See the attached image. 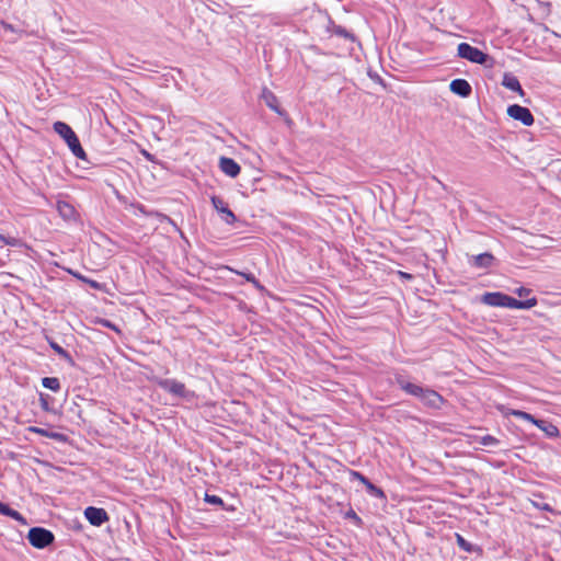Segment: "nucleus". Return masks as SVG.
Listing matches in <instances>:
<instances>
[{
    "instance_id": "1",
    "label": "nucleus",
    "mask_w": 561,
    "mask_h": 561,
    "mask_svg": "<svg viewBox=\"0 0 561 561\" xmlns=\"http://www.w3.org/2000/svg\"><path fill=\"white\" fill-rule=\"evenodd\" d=\"M53 128L55 133L58 134L66 141L75 157L81 160H85V152L81 147L76 133L68 124L64 122H56L54 123Z\"/></svg>"
},
{
    "instance_id": "2",
    "label": "nucleus",
    "mask_w": 561,
    "mask_h": 561,
    "mask_svg": "<svg viewBox=\"0 0 561 561\" xmlns=\"http://www.w3.org/2000/svg\"><path fill=\"white\" fill-rule=\"evenodd\" d=\"M27 539L33 547L44 549L54 541V535L45 528L33 527L28 530Z\"/></svg>"
},
{
    "instance_id": "3",
    "label": "nucleus",
    "mask_w": 561,
    "mask_h": 561,
    "mask_svg": "<svg viewBox=\"0 0 561 561\" xmlns=\"http://www.w3.org/2000/svg\"><path fill=\"white\" fill-rule=\"evenodd\" d=\"M458 56L471 62L483 65L488 60V55L482 50L467 43H460L457 48Z\"/></svg>"
},
{
    "instance_id": "4",
    "label": "nucleus",
    "mask_w": 561,
    "mask_h": 561,
    "mask_svg": "<svg viewBox=\"0 0 561 561\" xmlns=\"http://www.w3.org/2000/svg\"><path fill=\"white\" fill-rule=\"evenodd\" d=\"M157 385L162 388L163 390L170 392L171 394L175 397H187L188 391L185 388V385L183 382H180L175 379H156Z\"/></svg>"
},
{
    "instance_id": "5",
    "label": "nucleus",
    "mask_w": 561,
    "mask_h": 561,
    "mask_svg": "<svg viewBox=\"0 0 561 561\" xmlns=\"http://www.w3.org/2000/svg\"><path fill=\"white\" fill-rule=\"evenodd\" d=\"M507 115L515 121L522 122L525 126H531L534 124L531 112L527 107L518 104L510 105L507 107Z\"/></svg>"
},
{
    "instance_id": "6",
    "label": "nucleus",
    "mask_w": 561,
    "mask_h": 561,
    "mask_svg": "<svg viewBox=\"0 0 561 561\" xmlns=\"http://www.w3.org/2000/svg\"><path fill=\"white\" fill-rule=\"evenodd\" d=\"M84 516L93 526H101L108 520L105 510L93 506H89L84 510Z\"/></svg>"
},
{
    "instance_id": "7",
    "label": "nucleus",
    "mask_w": 561,
    "mask_h": 561,
    "mask_svg": "<svg viewBox=\"0 0 561 561\" xmlns=\"http://www.w3.org/2000/svg\"><path fill=\"white\" fill-rule=\"evenodd\" d=\"M211 204H213L214 208L219 214H221L222 220L226 224H228V225L234 224V221L237 220L234 214L227 207V205L225 204V202L221 198H219L217 196H213Z\"/></svg>"
},
{
    "instance_id": "8",
    "label": "nucleus",
    "mask_w": 561,
    "mask_h": 561,
    "mask_svg": "<svg viewBox=\"0 0 561 561\" xmlns=\"http://www.w3.org/2000/svg\"><path fill=\"white\" fill-rule=\"evenodd\" d=\"M538 301L536 297H531L526 300H517L508 295L505 294V302L504 308H511V309H530L535 306H537Z\"/></svg>"
},
{
    "instance_id": "9",
    "label": "nucleus",
    "mask_w": 561,
    "mask_h": 561,
    "mask_svg": "<svg viewBox=\"0 0 561 561\" xmlns=\"http://www.w3.org/2000/svg\"><path fill=\"white\" fill-rule=\"evenodd\" d=\"M419 399L430 408H439L443 403V398L436 391L431 389H422V393Z\"/></svg>"
},
{
    "instance_id": "10",
    "label": "nucleus",
    "mask_w": 561,
    "mask_h": 561,
    "mask_svg": "<svg viewBox=\"0 0 561 561\" xmlns=\"http://www.w3.org/2000/svg\"><path fill=\"white\" fill-rule=\"evenodd\" d=\"M220 170L230 178H236L240 173V165L231 158L221 157L219 159Z\"/></svg>"
},
{
    "instance_id": "11",
    "label": "nucleus",
    "mask_w": 561,
    "mask_h": 561,
    "mask_svg": "<svg viewBox=\"0 0 561 561\" xmlns=\"http://www.w3.org/2000/svg\"><path fill=\"white\" fill-rule=\"evenodd\" d=\"M449 89L453 93L467 98L470 95L472 89L469 82L465 79H455L450 82Z\"/></svg>"
},
{
    "instance_id": "12",
    "label": "nucleus",
    "mask_w": 561,
    "mask_h": 561,
    "mask_svg": "<svg viewBox=\"0 0 561 561\" xmlns=\"http://www.w3.org/2000/svg\"><path fill=\"white\" fill-rule=\"evenodd\" d=\"M481 302L491 307H504L505 294L500 291L485 293L481 297Z\"/></svg>"
},
{
    "instance_id": "13",
    "label": "nucleus",
    "mask_w": 561,
    "mask_h": 561,
    "mask_svg": "<svg viewBox=\"0 0 561 561\" xmlns=\"http://www.w3.org/2000/svg\"><path fill=\"white\" fill-rule=\"evenodd\" d=\"M503 87L508 90L517 92L519 95H524V90L518 81V79L512 73H505L502 80Z\"/></svg>"
},
{
    "instance_id": "14",
    "label": "nucleus",
    "mask_w": 561,
    "mask_h": 561,
    "mask_svg": "<svg viewBox=\"0 0 561 561\" xmlns=\"http://www.w3.org/2000/svg\"><path fill=\"white\" fill-rule=\"evenodd\" d=\"M261 98L272 111L280 114L278 99L272 91H270L267 88H264L262 90Z\"/></svg>"
},
{
    "instance_id": "15",
    "label": "nucleus",
    "mask_w": 561,
    "mask_h": 561,
    "mask_svg": "<svg viewBox=\"0 0 561 561\" xmlns=\"http://www.w3.org/2000/svg\"><path fill=\"white\" fill-rule=\"evenodd\" d=\"M352 476L359 480L366 488H367V491L375 495V496H378V497H382L383 496V492L377 488L376 485H374L368 479H366L362 473L357 472V471H353L352 472Z\"/></svg>"
},
{
    "instance_id": "16",
    "label": "nucleus",
    "mask_w": 561,
    "mask_h": 561,
    "mask_svg": "<svg viewBox=\"0 0 561 561\" xmlns=\"http://www.w3.org/2000/svg\"><path fill=\"white\" fill-rule=\"evenodd\" d=\"M397 382L402 390H404L407 393H409L411 396L419 398L420 394L422 393V389H423L422 387H420L415 383L405 381L401 376L397 377Z\"/></svg>"
},
{
    "instance_id": "17",
    "label": "nucleus",
    "mask_w": 561,
    "mask_h": 561,
    "mask_svg": "<svg viewBox=\"0 0 561 561\" xmlns=\"http://www.w3.org/2000/svg\"><path fill=\"white\" fill-rule=\"evenodd\" d=\"M57 210L59 215L67 220H72L76 218V209L72 205H70L67 202H58L57 203Z\"/></svg>"
},
{
    "instance_id": "18",
    "label": "nucleus",
    "mask_w": 561,
    "mask_h": 561,
    "mask_svg": "<svg viewBox=\"0 0 561 561\" xmlns=\"http://www.w3.org/2000/svg\"><path fill=\"white\" fill-rule=\"evenodd\" d=\"M536 426L540 428L548 437L552 438L559 436L558 427L550 422L538 420L536 422Z\"/></svg>"
},
{
    "instance_id": "19",
    "label": "nucleus",
    "mask_w": 561,
    "mask_h": 561,
    "mask_svg": "<svg viewBox=\"0 0 561 561\" xmlns=\"http://www.w3.org/2000/svg\"><path fill=\"white\" fill-rule=\"evenodd\" d=\"M0 514L4 516H9L16 522L21 523L22 525H26V519L15 510H12L7 504L0 502Z\"/></svg>"
},
{
    "instance_id": "20",
    "label": "nucleus",
    "mask_w": 561,
    "mask_h": 561,
    "mask_svg": "<svg viewBox=\"0 0 561 561\" xmlns=\"http://www.w3.org/2000/svg\"><path fill=\"white\" fill-rule=\"evenodd\" d=\"M494 256L491 253H481L473 257V265L480 268H486L492 265Z\"/></svg>"
},
{
    "instance_id": "21",
    "label": "nucleus",
    "mask_w": 561,
    "mask_h": 561,
    "mask_svg": "<svg viewBox=\"0 0 561 561\" xmlns=\"http://www.w3.org/2000/svg\"><path fill=\"white\" fill-rule=\"evenodd\" d=\"M506 414H510V415L523 419V420H525L527 422H530V423H533L535 425H536V422L538 421L531 414H529L527 412H524V411H520V410H510Z\"/></svg>"
},
{
    "instance_id": "22",
    "label": "nucleus",
    "mask_w": 561,
    "mask_h": 561,
    "mask_svg": "<svg viewBox=\"0 0 561 561\" xmlns=\"http://www.w3.org/2000/svg\"><path fill=\"white\" fill-rule=\"evenodd\" d=\"M42 385L45 388L50 389L53 391H58L60 389V382H59L58 378H55V377L43 378Z\"/></svg>"
},
{
    "instance_id": "23",
    "label": "nucleus",
    "mask_w": 561,
    "mask_h": 561,
    "mask_svg": "<svg viewBox=\"0 0 561 561\" xmlns=\"http://www.w3.org/2000/svg\"><path fill=\"white\" fill-rule=\"evenodd\" d=\"M0 241L3 244L11 245V247L22 245V242L20 239L14 238V237H9V236L2 234V233H0Z\"/></svg>"
},
{
    "instance_id": "24",
    "label": "nucleus",
    "mask_w": 561,
    "mask_h": 561,
    "mask_svg": "<svg viewBox=\"0 0 561 561\" xmlns=\"http://www.w3.org/2000/svg\"><path fill=\"white\" fill-rule=\"evenodd\" d=\"M457 545L465 551L471 552L473 550V546L468 542L461 535L456 534Z\"/></svg>"
},
{
    "instance_id": "25",
    "label": "nucleus",
    "mask_w": 561,
    "mask_h": 561,
    "mask_svg": "<svg viewBox=\"0 0 561 561\" xmlns=\"http://www.w3.org/2000/svg\"><path fill=\"white\" fill-rule=\"evenodd\" d=\"M481 444L483 446H496L499 444V440L491 435H485L481 438Z\"/></svg>"
},
{
    "instance_id": "26",
    "label": "nucleus",
    "mask_w": 561,
    "mask_h": 561,
    "mask_svg": "<svg viewBox=\"0 0 561 561\" xmlns=\"http://www.w3.org/2000/svg\"><path fill=\"white\" fill-rule=\"evenodd\" d=\"M205 501L210 504L220 505L222 504V500L217 495H205Z\"/></svg>"
},
{
    "instance_id": "27",
    "label": "nucleus",
    "mask_w": 561,
    "mask_h": 561,
    "mask_svg": "<svg viewBox=\"0 0 561 561\" xmlns=\"http://www.w3.org/2000/svg\"><path fill=\"white\" fill-rule=\"evenodd\" d=\"M79 279L83 280L84 283L89 284L92 288H95V289H100L101 288V285L95 282V280H92V279H88L83 276H80V275H77L75 274Z\"/></svg>"
},
{
    "instance_id": "28",
    "label": "nucleus",
    "mask_w": 561,
    "mask_h": 561,
    "mask_svg": "<svg viewBox=\"0 0 561 561\" xmlns=\"http://www.w3.org/2000/svg\"><path fill=\"white\" fill-rule=\"evenodd\" d=\"M515 293L519 296V297H523V296H527L530 294V289L526 288V287H519L515 290Z\"/></svg>"
},
{
    "instance_id": "29",
    "label": "nucleus",
    "mask_w": 561,
    "mask_h": 561,
    "mask_svg": "<svg viewBox=\"0 0 561 561\" xmlns=\"http://www.w3.org/2000/svg\"><path fill=\"white\" fill-rule=\"evenodd\" d=\"M50 345H51L53 350H54L56 353H58V354H60V355H66L65 350H64L61 346H59L58 344H56V343H51Z\"/></svg>"
},
{
    "instance_id": "30",
    "label": "nucleus",
    "mask_w": 561,
    "mask_h": 561,
    "mask_svg": "<svg viewBox=\"0 0 561 561\" xmlns=\"http://www.w3.org/2000/svg\"><path fill=\"white\" fill-rule=\"evenodd\" d=\"M1 26L3 27V30L5 31H10V32H14V27L11 25V24H8L5 22H1Z\"/></svg>"
},
{
    "instance_id": "31",
    "label": "nucleus",
    "mask_w": 561,
    "mask_h": 561,
    "mask_svg": "<svg viewBox=\"0 0 561 561\" xmlns=\"http://www.w3.org/2000/svg\"><path fill=\"white\" fill-rule=\"evenodd\" d=\"M247 280L252 282L256 287H259V283L255 277L251 274L245 275Z\"/></svg>"
},
{
    "instance_id": "32",
    "label": "nucleus",
    "mask_w": 561,
    "mask_h": 561,
    "mask_svg": "<svg viewBox=\"0 0 561 561\" xmlns=\"http://www.w3.org/2000/svg\"><path fill=\"white\" fill-rule=\"evenodd\" d=\"M336 34H339L341 36H344V37H348L350 36V34L344 28H341V27H337Z\"/></svg>"
},
{
    "instance_id": "33",
    "label": "nucleus",
    "mask_w": 561,
    "mask_h": 561,
    "mask_svg": "<svg viewBox=\"0 0 561 561\" xmlns=\"http://www.w3.org/2000/svg\"><path fill=\"white\" fill-rule=\"evenodd\" d=\"M102 324H103V325H105V327H107V328H111V329H113V330H116V331H117L116 327H115L114 324H112V323H111L110 321H107V320H103V321H102Z\"/></svg>"
},
{
    "instance_id": "34",
    "label": "nucleus",
    "mask_w": 561,
    "mask_h": 561,
    "mask_svg": "<svg viewBox=\"0 0 561 561\" xmlns=\"http://www.w3.org/2000/svg\"><path fill=\"white\" fill-rule=\"evenodd\" d=\"M400 276L405 278V279H411L412 278V275L411 274H408V273H404V272H399Z\"/></svg>"
},
{
    "instance_id": "35",
    "label": "nucleus",
    "mask_w": 561,
    "mask_h": 561,
    "mask_svg": "<svg viewBox=\"0 0 561 561\" xmlns=\"http://www.w3.org/2000/svg\"><path fill=\"white\" fill-rule=\"evenodd\" d=\"M32 431H34L35 433L42 434V435H46V432L42 428L34 427V428H32Z\"/></svg>"
},
{
    "instance_id": "36",
    "label": "nucleus",
    "mask_w": 561,
    "mask_h": 561,
    "mask_svg": "<svg viewBox=\"0 0 561 561\" xmlns=\"http://www.w3.org/2000/svg\"><path fill=\"white\" fill-rule=\"evenodd\" d=\"M142 154L148 159L151 160V154L147 152L146 150L142 151Z\"/></svg>"
},
{
    "instance_id": "37",
    "label": "nucleus",
    "mask_w": 561,
    "mask_h": 561,
    "mask_svg": "<svg viewBox=\"0 0 561 561\" xmlns=\"http://www.w3.org/2000/svg\"><path fill=\"white\" fill-rule=\"evenodd\" d=\"M541 508L545 510V511H550L551 510L548 504L542 505Z\"/></svg>"
}]
</instances>
